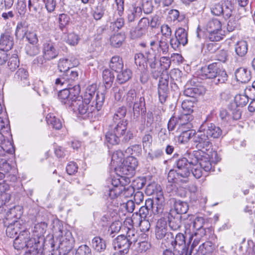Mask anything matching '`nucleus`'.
Instances as JSON below:
<instances>
[{
  "label": "nucleus",
  "instance_id": "obj_1",
  "mask_svg": "<svg viewBox=\"0 0 255 255\" xmlns=\"http://www.w3.org/2000/svg\"><path fill=\"white\" fill-rule=\"evenodd\" d=\"M81 99L73 101L71 109L74 113L89 115L101 109L105 101V95L103 92H96V86L91 85L86 89L83 100Z\"/></svg>",
  "mask_w": 255,
  "mask_h": 255
},
{
  "label": "nucleus",
  "instance_id": "obj_2",
  "mask_svg": "<svg viewBox=\"0 0 255 255\" xmlns=\"http://www.w3.org/2000/svg\"><path fill=\"white\" fill-rule=\"evenodd\" d=\"M6 234L11 238L18 234L13 241V247L17 250L39 243L38 240L31 237L30 232L25 228L22 220L14 221L10 223L6 228Z\"/></svg>",
  "mask_w": 255,
  "mask_h": 255
},
{
  "label": "nucleus",
  "instance_id": "obj_3",
  "mask_svg": "<svg viewBox=\"0 0 255 255\" xmlns=\"http://www.w3.org/2000/svg\"><path fill=\"white\" fill-rule=\"evenodd\" d=\"M222 134L221 128L213 123L202 125L195 136L196 148L203 152L211 146L210 138H219Z\"/></svg>",
  "mask_w": 255,
  "mask_h": 255
},
{
  "label": "nucleus",
  "instance_id": "obj_4",
  "mask_svg": "<svg viewBox=\"0 0 255 255\" xmlns=\"http://www.w3.org/2000/svg\"><path fill=\"white\" fill-rule=\"evenodd\" d=\"M128 237L124 235L119 236L116 239L114 240L113 246L115 250H119L120 255H125L127 254L129 251L130 246L132 243H136L139 240L138 243L140 245L143 243L141 241L142 238V234L141 236L137 239L135 237V235L133 233V231L129 230L127 233Z\"/></svg>",
  "mask_w": 255,
  "mask_h": 255
},
{
  "label": "nucleus",
  "instance_id": "obj_5",
  "mask_svg": "<svg viewBox=\"0 0 255 255\" xmlns=\"http://www.w3.org/2000/svg\"><path fill=\"white\" fill-rule=\"evenodd\" d=\"M192 162L188 161L186 158H181L179 159L176 163L175 170H170L168 175V179L169 181H174V178L176 173L177 177L187 178L190 175V168L192 165Z\"/></svg>",
  "mask_w": 255,
  "mask_h": 255
},
{
  "label": "nucleus",
  "instance_id": "obj_6",
  "mask_svg": "<svg viewBox=\"0 0 255 255\" xmlns=\"http://www.w3.org/2000/svg\"><path fill=\"white\" fill-rule=\"evenodd\" d=\"M127 121H111L108 128L112 131L116 132L117 135L124 136L123 140L125 142L128 141L133 137L132 133L127 130Z\"/></svg>",
  "mask_w": 255,
  "mask_h": 255
},
{
  "label": "nucleus",
  "instance_id": "obj_7",
  "mask_svg": "<svg viewBox=\"0 0 255 255\" xmlns=\"http://www.w3.org/2000/svg\"><path fill=\"white\" fill-rule=\"evenodd\" d=\"M42 54L45 59L51 60L56 58L59 54L55 47L54 43L50 41L44 42L42 46Z\"/></svg>",
  "mask_w": 255,
  "mask_h": 255
},
{
  "label": "nucleus",
  "instance_id": "obj_8",
  "mask_svg": "<svg viewBox=\"0 0 255 255\" xmlns=\"http://www.w3.org/2000/svg\"><path fill=\"white\" fill-rule=\"evenodd\" d=\"M166 223L164 220H158L157 223L156 237L157 239H163L165 241L171 240L173 238L172 234L167 231Z\"/></svg>",
  "mask_w": 255,
  "mask_h": 255
},
{
  "label": "nucleus",
  "instance_id": "obj_9",
  "mask_svg": "<svg viewBox=\"0 0 255 255\" xmlns=\"http://www.w3.org/2000/svg\"><path fill=\"white\" fill-rule=\"evenodd\" d=\"M14 80L21 88H26L30 86V82L28 79V73L23 68H19L15 73Z\"/></svg>",
  "mask_w": 255,
  "mask_h": 255
},
{
  "label": "nucleus",
  "instance_id": "obj_10",
  "mask_svg": "<svg viewBox=\"0 0 255 255\" xmlns=\"http://www.w3.org/2000/svg\"><path fill=\"white\" fill-rule=\"evenodd\" d=\"M79 63L78 59L71 57L70 58L60 59L58 63V68L61 72H66L70 70V69L76 67Z\"/></svg>",
  "mask_w": 255,
  "mask_h": 255
},
{
  "label": "nucleus",
  "instance_id": "obj_11",
  "mask_svg": "<svg viewBox=\"0 0 255 255\" xmlns=\"http://www.w3.org/2000/svg\"><path fill=\"white\" fill-rule=\"evenodd\" d=\"M106 195L108 196L112 199L115 198L118 196L121 195L124 196H128L129 195H132V190L131 188H126V187L122 188H111L105 192Z\"/></svg>",
  "mask_w": 255,
  "mask_h": 255
},
{
  "label": "nucleus",
  "instance_id": "obj_12",
  "mask_svg": "<svg viewBox=\"0 0 255 255\" xmlns=\"http://www.w3.org/2000/svg\"><path fill=\"white\" fill-rule=\"evenodd\" d=\"M204 224V219L202 217H197L192 223L189 229H186L185 233H188L190 235L189 243L193 239L194 236H196L198 235L197 232L200 230Z\"/></svg>",
  "mask_w": 255,
  "mask_h": 255
},
{
  "label": "nucleus",
  "instance_id": "obj_13",
  "mask_svg": "<svg viewBox=\"0 0 255 255\" xmlns=\"http://www.w3.org/2000/svg\"><path fill=\"white\" fill-rule=\"evenodd\" d=\"M116 174L120 176L122 178H125V176H129L132 177L134 173V170L129 166L126 164L124 161L122 164L115 168Z\"/></svg>",
  "mask_w": 255,
  "mask_h": 255
},
{
  "label": "nucleus",
  "instance_id": "obj_14",
  "mask_svg": "<svg viewBox=\"0 0 255 255\" xmlns=\"http://www.w3.org/2000/svg\"><path fill=\"white\" fill-rule=\"evenodd\" d=\"M58 98L61 103L66 105L69 108H71L72 103L75 100V98H73L67 88L61 90L58 94Z\"/></svg>",
  "mask_w": 255,
  "mask_h": 255
},
{
  "label": "nucleus",
  "instance_id": "obj_15",
  "mask_svg": "<svg viewBox=\"0 0 255 255\" xmlns=\"http://www.w3.org/2000/svg\"><path fill=\"white\" fill-rule=\"evenodd\" d=\"M235 77L238 81L244 83L248 82L251 78L250 72L244 68L237 69L235 72Z\"/></svg>",
  "mask_w": 255,
  "mask_h": 255
},
{
  "label": "nucleus",
  "instance_id": "obj_16",
  "mask_svg": "<svg viewBox=\"0 0 255 255\" xmlns=\"http://www.w3.org/2000/svg\"><path fill=\"white\" fill-rule=\"evenodd\" d=\"M219 67L216 63H213L208 65L207 67L202 69V75L206 78L213 79L219 69Z\"/></svg>",
  "mask_w": 255,
  "mask_h": 255
},
{
  "label": "nucleus",
  "instance_id": "obj_17",
  "mask_svg": "<svg viewBox=\"0 0 255 255\" xmlns=\"http://www.w3.org/2000/svg\"><path fill=\"white\" fill-rule=\"evenodd\" d=\"M13 45V37L8 33H4L1 35L0 45L2 49L10 50L12 48Z\"/></svg>",
  "mask_w": 255,
  "mask_h": 255
},
{
  "label": "nucleus",
  "instance_id": "obj_18",
  "mask_svg": "<svg viewBox=\"0 0 255 255\" xmlns=\"http://www.w3.org/2000/svg\"><path fill=\"white\" fill-rule=\"evenodd\" d=\"M215 250L214 244L211 242H206L200 245L196 252V255H206L211 254Z\"/></svg>",
  "mask_w": 255,
  "mask_h": 255
},
{
  "label": "nucleus",
  "instance_id": "obj_19",
  "mask_svg": "<svg viewBox=\"0 0 255 255\" xmlns=\"http://www.w3.org/2000/svg\"><path fill=\"white\" fill-rule=\"evenodd\" d=\"M22 209L20 206H15L10 208L6 213L5 218L7 220L13 218L19 219L22 215Z\"/></svg>",
  "mask_w": 255,
  "mask_h": 255
},
{
  "label": "nucleus",
  "instance_id": "obj_20",
  "mask_svg": "<svg viewBox=\"0 0 255 255\" xmlns=\"http://www.w3.org/2000/svg\"><path fill=\"white\" fill-rule=\"evenodd\" d=\"M67 86H71L74 83L78 80V73L77 71L71 70L63 74Z\"/></svg>",
  "mask_w": 255,
  "mask_h": 255
},
{
  "label": "nucleus",
  "instance_id": "obj_21",
  "mask_svg": "<svg viewBox=\"0 0 255 255\" xmlns=\"http://www.w3.org/2000/svg\"><path fill=\"white\" fill-rule=\"evenodd\" d=\"M179 120V128H182L183 126H185L187 129L191 128L190 122L193 120V117L190 114L182 113L178 116Z\"/></svg>",
  "mask_w": 255,
  "mask_h": 255
},
{
  "label": "nucleus",
  "instance_id": "obj_22",
  "mask_svg": "<svg viewBox=\"0 0 255 255\" xmlns=\"http://www.w3.org/2000/svg\"><path fill=\"white\" fill-rule=\"evenodd\" d=\"M144 192L148 196L151 195L156 192L157 194V199L158 200H159L162 197L160 186H157V185L154 182L148 184Z\"/></svg>",
  "mask_w": 255,
  "mask_h": 255
},
{
  "label": "nucleus",
  "instance_id": "obj_23",
  "mask_svg": "<svg viewBox=\"0 0 255 255\" xmlns=\"http://www.w3.org/2000/svg\"><path fill=\"white\" fill-rule=\"evenodd\" d=\"M46 119L47 124L56 129L59 130L62 127L60 120L57 118L53 114H48L46 117Z\"/></svg>",
  "mask_w": 255,
  "mask_h": 255
},
{
  "label": "nucleus",
  "instance_id": "obj_24",
  "mask_svg": "<svg viewBox=\"0 0 255 255\" xmlns=\"http://www.w3.org/2000/svg\"><path fill=\"white\" fill-rule=\"evenodd\" d=\"M62 38L64 41L71 46L77 45L80 40L78 35L74 32L64 33Z\"/></svg>",
  "mask_w": 255,
  "mask_h": 255
},
{
  "label": "nucleus",
  "instance_id": "obj_25",
  "mask_svg": "<svg viewBox=\"0 0 255 255\" xmlns=\"http://www.w3.org/2000/svg\"><path fill=\"white\" fill-rule=\"evenodd\" d=\"M60 254L67 255L72 250L74 247V240L73 239L63 240L60 243Z\"/></svg>",
  "mask_w": 255,
  "mask_h": 255
},
{
  "label": "nucleus",
  "instance_id": "obj_26",
  "mask_svg": "<svg viewBox=\"0 0 255 255\" xmlns=\"http://www.w3.org/2000/svg\"><path fill=\"white\" fill-rule=\"evenodd\" d=\"M110 68L114 71L119 72L123 69L124 63L122 58L119 56H113L110 63Z\"/></svg>",
  "mask_w": 255,
  "mask_h": 255
},
{
  "label": "nucleus",
  "instance_id": "obj_27",
  "mask_svg": "<svg viewBox=\"0 0 255 255\" xmlns=\"http://www.w3.org/2000/svg\"><path fill=\"white\" fill-rule=\"evenodd\" d=\"M172 213H170V217H169V226L173 230H177L181 225V216L177 215L174 217H172Z\"/></svg>",
  "mask_w": 255,
  "mask_h": 255
},
{
  "label": "nucleus",
  "instance_id": "obj_28",
  "mask_svg": "<svg viewBox=\"0 0 255 255\" xmlns=\"http://www.w3.org/2000/svg\"><path fill=\"white\" fill-rule=\"evenodd\" d=\"M105 136L106 141L112 145L119 144L121 137V136L117 135L116 132L112 131V129H110L109 128Z\"/></svg>",
  "mask_w": 255,
  "mask_h": 255
},
{
  "label": "nucleus",
  "instance_id": "obj_29",
  "mask_svg": "<svg viewBox=\"0 0 255 255\" xmlns=\"http://www.w3.org/2000/svg\"><path fill=\"white\" fill-rule=\"evenodd\" d=\"M92 245L94 250L99 252H103L106 248L105 241L99 237H96L92 240Z\"/></svg>",
  "mask_w": 255,
  "mask_h": 255
},
{
  "label": "nucleus",
  "instance_id": "obj_30",
  "mask_svg": "<svg viewBox=\"0 0 255 255\" xmlns=\"http://www.w3.org/2000/svg\"><path fill=\"white\" fill-rule=\"evenodd\" d=\"M131 70L128 69L121 70L117 75V80L121 84L125 83L131 77Z\"/></svg>",
  "mask_w": 255,
  "mask_h": 255
},
{
  "label": "nucleus",
  "instance_id": "obj_31",
  "mask_svg": "<svg viewBox=\"0 0 255 255\" xmlns=\"http://www.w3.org/2000/svg\"><path fill=\"white\" fill-rule=\"evenodd\" d=\"M205 28L208 32H212V31L221 30L222 24L218 19H212L208 21Z\"/></svg>",
  "mask_w": 255,
  "mask_h": 255
},
{
  "label": "nucleus",
  "instance_id": "obj_32",
  "mask_svg": "<svg viewBox=\"0 0 255 255\" xmlns=\"http://www.w3.org/2000/svg\"><path fill=\"white\" fill-rule=\"evenodd\" d=\"M248 51L247 42L244 40L238 41L235 45V52L239 56H245Z\"/></svg>",
  "mask_w": 255,
  "mask_h": 255
},
{
  "label": "nucleus",
  "instance_id": "obj_33",
  "mask_svg": "<svg viewBox=\"0 0 255 255\" xmlns=\"http://www.w3.org/2000/svg\"><path fill=\"white\" fill-rule=\"evenodd\" d=\"M174 210L177 215L185 214L188 210V205L187 203L180 200L176 201L174 203Z\"/></svg>",
  "mask_w": 255,
  "mask_h": 255
},
{
  "label": "nucleus",
  "instance_id": "obj_34",
  "mask_svg": "<svg viewBox=\"0 0 255 255\" xmlns=\"http://www.w3.org/2000/svg\"><path fill=\"white\" fill-rule=\"evenodd\" d=\"M8 191L9 187L7 185L0 184V199L3 201L4 204L8 202L10 199V195L8 193Z\"/></svg>",
  "mask_w": 255,
  "mask_h": 255
},
{
  "label": "nucleus",
  "instance_id": "obj_35",
  "mask_svg": "<svg viewBox=\"0 0 255 255\" xmlns=\"http://www.w3.org/2000/svg\"><path fill=\"white\" fill-rule=\"evenodd\" d=\"M214 79V83L218 85L220 84H223L226 82L228 80V75L226 72L222 69L219 68L217 73V75L215 76Z\"/></svg>",
  "mask_w": 255,
  "mask_h": 255
},
{
  "label": "nucleus",
  "instance_id": "obj_36",
  "mask_svg": "<svg viewBox=\"0 0 255 255\" xmlns=\"http://www.w3.org/2000/svg\"><path fill=\"white\" fill-rule=\"evenodd\" d=\"M175 37L180 41L182 45H185L188 42L187 33L185 29L179 28L177 29L175 34Z\"/></svg>",
  "mask_w": 255,
  "mask_h": 255
},
{
  "label": "nucleus",
  "instance_id": "obj_37",
  "mask_svg": "<svg viewBox=\"0 0 255 255\" xmlns=\"http://www.w3.org/2000/svg\"><path fill=\"white\" fill-rule=\"evenodd\" d=\"M103 79L105 84L106 85L105 86L110 87L113 82L115 78V76L113 73L109 69H105L103 72Z\"/></svg>",
  "mask_w": 255,
  "mask_h": 255
},
{
  "label": "nucleus",
  "instance_id": "obj_38",
  "mask_svg": "<svg viewBox=\"0 0 255 255\" xmlns=\"http://www.w3.org/2000/svg\"><path fill=\"white\" fill-rule=\"evenodd\" d=\"M249 95L246 93L239 94L235 97V102L238 107H244L246 106L249 102Z\"/></svg>",
  "mask_w": 255,
  "mask_h": 255
},
{
  "label": "nucleus",
  "instance_id": "obj_39",
  "mask_svg": "<svg viewBox=\"0 0 255 255\" xmlns=\"http://www.w3.org/2000/svg\"><path fill=\"white\" fill-rule=\"evenodd\" d=\"M27 26L24 22H18L16 25L15 35L18 38H23L26 34Z\"/></svg>",
  "mask_w": 255,
  "mask_h": 255
},
{
  "label": "nucleus",
  "instance_id": "obj_40",
  "mask_svg": "<svg viewBox=\"0 0 255 255\" xmlns=\"http://www.w3.org/2000/svg\"><path fill=\"white\" fill-rule=\"evenodd\" d=\"M180 129L181 131V133L178 137V141L181 143L187 142L195 133L194 132L189 130V129L186 130H184L182 128Z\"/></svg>",
  "mask_w": 255,
  "mask_h": 255
},
{
  "label": "nucleus",
  "instance_id": "obj_41",
  "mask_svg": "<svg viewBox=\"0 0 255 255\" xmlns=\"http://www.w3.org/2000/svg\"><path fill=\"white\" fill-rule=\"evenodd\" d=\"M125 39L123 34L118 33L111 37L110 42L111 45L115 47H120Z\"/></svg>",
  "mask_w": 255,
  "mask_h": 255
},
{
  "label": "nucleus",
  "instance_id": "obj_42",
  "mask_svg": "<svg viewBox=\"0 0 255 255\" xmlns=\"http://www.w3.org/2000/svg\"><path fill=\"white\" fill-rule=\"evenodd\" d=\"M105 7L102 2H99L95 7L93 17L96 20L101 19L103 16L105 12Z\"/></svg>",
  "mask_w": 255,
  "mask_h": 255
},
{
  "label": "nucleus",
  "instance_id": "obj_43",
  "mask_svg": "<svg viewBox=\"0 0 255 255\" xmlns=\"http://www.w3.org/2000/svg\"><path fill=\"white\" fill-rule=\"evenodd\" d=\"M127 113L126 108L124 107L119 108L113 116L112 121H127L125 119Z\"/></svg>",
  "mask_w": 255,
  "mask_h": 255
},
{
  "label": "nucleus",
  "instance_id": "obj_44",
  "mask_svg": "<svg viewBox=\"0 0 255 255\" xmlns=\"http://www.w3.org/2000/svg\"><path fill=\"white\" fill-rule=\"evenodd\" d=\"M233 7V5L230 2H227L223 5L222 14L224 18H229L232 15Z\"/></svg>",
  "mask_w": 255,
  "mask_h": 255
},
{
  "label": "nucleus",
  "instance_id": "obj_45",
  "mask_svg": "<svg viewBox=\"0 0 255 255\" xmlns=\"http://www.w3.org/2000/svg\"><path fill=\"white\" fill-rule=\"evenodd\" d=\"M70 20L69 16L65 13L59 14L58 18L59 27L61 30H63L64 28L68 24Z\"/></svg>",
  "mask_w": 255,
  "mask_h": 255
},
{
  "label": "nucleus",
  "instance_id": "obj_46",
  "mask_svg": "<svg viewBox=\"0 0 255 255\" xmlns=\"http://www.w3.org/2000/svg\"><path fill=\"white\" fill-rule=\"evenodd\" d=\"M174 252L175 255H189L186 245H174Z\"/></svg>",
  "mask_w": 255,
  "mask_h": 255
},
{
  "label": "nucleus",
  "instance_id": "obj_47",
  "mask_svg": "<svg viewBox=\"0 0 255 255\" xmlns=\"http://www.w3.org/2000/svg\"><path fill=\"white\" fill-rule=\"evenodd\" d=\"M125 155L124 154L123 151L118 150L115 152L112 157V161L114 164L119 165L122 164L123 162V159H124Z\"/></svg>",
  "mask_w": 255,
  "mask_h": 255
},
{
  "label": "nucleus",
  "instance_id": "obj_48",
  "mask_svg": "<svg viewBox=\"0 0 255 255\" xmlns=\"http://www.w3.org/2000/svg\"><path fill=\"white\" fill-rule=\"evenodd\" d=\"M223 31L221 30L209 32L208 37L211 41H219L223 39Z\"/></svg>",
  "mask_w": 255,
  "mask_h": 255
},
{
  "label": "nucleus",
  "instance_id": "obj_49",
  "mask_svg": "<svg viewBox=\"0 0 255 255\" xmlns=\"http://www.w3.org/2000/svg\"><path fill=\"white\" fill-rule=\"evenodd\" d=\"M45 232V225L44 223H42L36 224L33 230V232L34 234V235L37 238H39L43 236Z\"/></svg>",
  "mask_w": 255,
  "mask_h": 255
},
{
  "label": "nucleus",
  "instance_id": "obj_50",
  "mask_svg": "<svg viewBox=\"0 0 255 255\" xmlns=\"http://www.w3.org/2000/svg\"><path fill=\"white\" fill-rule=\"evenodd\" d=\"M142 98L140 97L138 101L134 102L133 110V114L134 116H136V117H138L140 115L142 114Z\"/></svg>",
  "mask_w": 255,
  "mask_h": 255
},
{
  "label": "nucleus",
  "instance_id": "obj_51",
  "mask_svg": "<svg viewBox=\"0 0 255 255\" xmlns=\"http://www.w3.org/2000/svg\"><path fill=\"white\" fill-rule=\"evenodd\" d=\"M193 105L194 104L191 101L184 100L181 104V107L183 110V113L191 114L193 111Z\"/></svg>",
  "mask_w": 255,
  "mask_h": 255
},
{
  "label": "nucleus",
  "instance_id": "obj_52",
  "mask_svg": "<svg viewBox=\"0 0 255 255\" xmlns=\"http://www.w3.org/2000/svg\"><path fill=\"white\" fill-rule=\"evenodd\" d=\"M143 18L140 19L138 26L135 29L131 32V36L133 38H136L140 37L142 36L143 33V25L141 24V22Z\"/></svg>",
  "mask_w": 255,
  "mask_h": 255
},
{
  "label": "nucleus",
  "instance_id": "obj_53",
  "mask_svg": "<svg viewBox=\"0 0 255 255\" xmlns=\"http://www.w3.org/2000/svg\"><path fill=\"white\" fill-rule=\"evenodd\" d=\"M168 18L173 21L177 20L178 22L184 19V16L179 15V12L176 9H172L168 13Z\"/></svg>",
  "mask_w": 255,
  "mask_h": 255
},
{
  "label": "nucleus",
  "instance_id": "obj_54",
  "mask_svg": "<svg viewBox=\"0 0 255 255\" xmlns=\"http://www.w3.org/2000/svg\"><path fill=\"white\" fill-rule=\"evenodd\" d=\"M190 171L196 178H200L202 175V168L198 164H193L192 163L191 168H190Z\"/></svg>",
  "mask_w": 255,
  "mask_h": 255
},
{
  "label": "nucleus",
  "instance_id": "obj_55",
  "mask_svg": "<svg viewBox=\"0 0 255 255\" xmlns=\"http://www.w3.org/2000/svg\"><path fill=\"white\" fill-rule=\"evenodd\" d=\"M76 255H92L91 249L86 245L80 246L76 250Z\"/></svg>",
  "mask_w": 255,
  "mask_h": 255
},
{
  "label": "nucleus",
  "instance_id": "obj_56",
  "mask_svg": "<svg viewBox=\"0 0 255 255\" xmlns=\"http://www.w3.org/2000/svg\"><path fill=\"white\" fill-rule=\"evenodd\" d=\"M69 91L70 92V94L73 98H75V100H78L81 97H78L80 93V87L79 85H75L73 87L67 86Z\"/></svg>",
  "mask_w": 255,
  "mask_h": 255
},
{
  "label": "nucleus",
  "instance_id": "obj_57",
  "mask_svg": "<svg viewBox=\"0 0 255 255\" xmlns=\"http://www.w3.org/2000/svg\"><path fill=\"white\" fill-rule=\"evenodd\" d=\"M19 66V61L16 56H11L8 62V67L11 71H14Z\"/></svg>",
  "mask_w": 255,
  "mask_h": 255
},
{
  "label": "nucleus",
  "instance_id": "obj_58",
  "mask_svg": "<svg viewBox=\"0 0 255 255\" xmlns=\"http://www.w3.org/2000/svg\"><path fill=\"white\" fill-rule=\"evenodd\" d=\"M26 0H18L16 9L20 15H24L26 13Z\"/></svg>",
  "mask_w": 255,
  "mask_h": 255
},
{
  "label": "nucleus",
  "instance_id": "obj_59",
  "mask_svg": "<svg viewBox=\"0 0 255 255\" xmlns=\"http://www.w3.org/2000/svg\"><path fill=\"white\" fill-rule=\"evenodd\" d=\"M142 14V9L139 6L134 7L133 11L130 15L128 16V19L129 21H133L136 18H138Z\"/></svg>",
  "mask_w": 255,
  "mask_h": 255
},
{
  "label": "nucleus",
  "instance_id": "obj_60",
  "mask_svg": "<svg viewBox=\"0 0 255 255\" xmlns=\"http://www.w3.org/2000/svg\"><path fill=\"white\" fill-rule=\"evenodd\" d=\"M199 165L206 172H209L212 169L211 162L206 158L201 159Z\"/></svg>",
  "mask_w": 255,
  "mask_h": 255
},
{
  "label": "nucleus",
  "instance_id": "obj_61",
  "mask_svg": "<svg viewBox=\"0 0 255 255\" xmlns=\"http://www.w3.org/2000/svg\"><path fill=\"white\" fill-rule=\"evenodd\" d=\"M123 161L127 164V165L129 166V167L132 168L133 170L135 171V168L137 167L138 165V162L136 159L132 156H128L126 159L124 160Z\"/></svg>",
  "mask_w": 255,
  "mask_h": 255
},
{
  "label": "nucleus",
  "instance_id": "obj_62",
  "mask_svg": "<svg viewBox=\"0 0 255 255\" xmlns=\"http://www.w3.org/2000/svg\"><path fill=\"white\" fill-rule=\"evenodd\" d=\"M142 207H140L139 209V214H138L137 213L133 215V217L132 219V222L133 224L137 226L140 227L141 223L142 222V216L141 212L142 211ZM143 214V212L142 213Z\"/></svg>",
  "mask_w": 255,
  "mask_h": 255
},
{
  "label": "nucleus",
  "instance_id": "obj_63",
  "mask_svg": "<svg viewBox=\"0 0 255 255\" xmlns=\"http://www.w3.org/2000/svg\"><path fill=\"white\" fill-rule=\"evenodd\" d=\"M26 52L30 56H34L39 53V49L38 46L34 45H28L26 47Z\"/></svg>",
  "mask_w": 255,
  "mask_h": 255
},
{
  "label": "nucleus",
  "instance_id": "obj_64",
  "mask_svg": "<svg viewBox=\"0 0 255 255\" xmlns=\"http://www.w3.org/2000/svg\"><path fill=\"white\" fill-rule=\"evenodd\" d=\"M39 244V243H36V245H33L31 247H28L27 251L23 255H39V252L38 250Z\"/></svg>",
  "mask_w": 255,
  "mask_h": 255
}]
</instances>
